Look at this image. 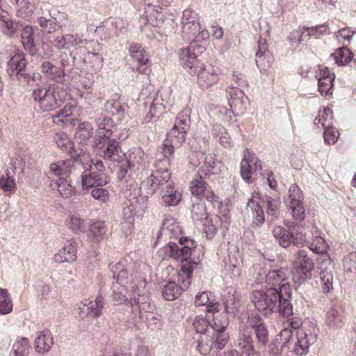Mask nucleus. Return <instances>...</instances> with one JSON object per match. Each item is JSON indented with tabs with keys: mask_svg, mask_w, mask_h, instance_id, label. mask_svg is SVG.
I'll use <instances>...</instances> for the list:
<instances>
[{
	"mask_svg": "<svg viewBox=\"0 0 356 356\" xmlns=\"http://www.w3.org/2000/svg\"><path fill=\"white\" fill-rule=\"evenodd\" d=\"M141 265V261L134 253L125 256L111 268L113 278L116 280L112 293L113 300L116 304L124 303L128 300V290L136 294L138 285H145V280L136 275Z\"/></svg>",
	"mask_w": 356,
	"mask_h": 356,
	"instance_id": "1",
	"label": "nucleus"
},
{
	"mask_svg": "<svg viewBox=\"0 0 356 356\" xmlns=\"http://www.w3.org/2000/svg\"><path fill=\"white\" fill-rule=\"evenodd\" d=\"M290 298L289 285L282 284L279 290L275 287H271L266 291H253L251 300L255 308L266 316L277 312L282 316L289 317L293 314V306Z\"/></svg>",
	"mask_w": 356,
	"mask_h": 356,
	"instance_id": "2",
	"label": "nucleus"
},
{
	"mask_svg": "<svg viewBox=\"0 0 356 356\" xmlns=\"http://www.w3.org/2000/svg\"><path fill=\"white\" fill-rule=\"evenodd\" d=\"M268 338V330L263 319L258 314H252L245 327L240 330L237 344L243 354L254 356L265 352Z\"/></svg>",
	"mask_w": 356,
	"mask_h": 356,
	"instance_id": "3",
	"label": "nucleus"
},
{
	"mask_svg": "<svg viewBox=\"0 0 356 356\" xmlns=\"http://www.w3.org/2000/svg\"><path fill=\"white\" fill-rule=\"evenodd\" d=\"M179 245L169 243L165 247V253L172 259L182 262L181 270L179 272V279L183 283L184 288H188L191 284V279L193 271L197 268L198 262L188 260L192 254V249L195 248L193 240L181 236Z\"/></svg>",
	"mask_w": 356,
	"mask_h": 356,
	"instance_id": "4",
	"label": "nucleus"
},
{
	"mask_svg": "<svg viewBox=\"0 0 356 356\" xmlns=\"http://www.w3.org/2000/svg\"><path fill=\"white\" fill-rule=\"evenodd\" d=\"M32 97L35 103V108L40 112H45L60 106L68 98V94L61 87L45 84L33 89Z\"/></svg>",
	"mask_w": 356,
	"mask_h": 356,
	"instance_id": "5",
	"label": "nucleus"
},
{
	"mask_svg": "<svg viewBox=\"0 0 356 356\" xmlns=\"http://www.w3.org/2000/svg\"><path fill=\"white\" fill-rule=\"evenodd\" d=\"M84 171L81 174V182L83 189L95 186H102L109 182L105 173V166L99 159H91L90 154L83 153L79 157Z\"/></svg>",
	"mask_w": 356,
	"mask_h": 356,
	"instance_id": "6",
	"label": "nucleus"
},
{
	"mask_svg": "<svg viewBox=\"0 0 356 356\" xmlns=\"http://www.w3.org/2000/svg\"><path fill=\"white\" fill-rule=\"evenodd\" d=\"M94 44V41L80 40L79 45L70 52V56L81 60L86 70L97 73L103 66V58L99 56V49L93 47Z\"/></svg>",
	"mask_w": 356,
	"mask_h": 356,
	"instance_id": "7",
	"label": "nucleus"
},
{
	"mask_svg": "<svg viewBox=\"0 0 356 356\" xmlns=\"http://www.w3.org/2000/svg\"><path fill=\"white\" fill-rule=\"evenodd\" d=\"M181 24L183 37L191 42H202L209 38V31L205 29L201 30L198 14L191 9L183 11Z\"/></svg>",
	"mask_w": 356,
	"mask_h": 356,
	"instance_id": "8",
	"label": "nucleus"
},
{
	"mask_svg": "<svg viewBox=\"0 0 356 356\" xmlns=\"http://www.w3.org/2000/svg\"><path fill=\"white\" fill-rule=\"evenodd\" d=\"M194 330L197 333L200 334L197 340V349L203 355H209L213 348L214 341L212 340L210 323L201 316H196L193 323Z\"/></svg>",
	"mask_w": 356,
	"mask_h": 356,
	"instance_id": "9",
	"label": "nucleus"
},
{
	"mask_svg": "<svg viewBox=\"0 0 356 356\" xmlns=\"http://www.w3.org/2000/svg\"><path fill=\"white\" fill-rule=\"evenodd\" d=\"M345 312L338 299H332L325 309L324 324L330 331L341 329L345 323Z\"/></svg>",
	"mask_w": 356,
	"mask_h": 356,
	"instance_id": "10",
	"label": "nucleus"
},
{
	"mask_svg": "<svg viewBox=\"0 0 356 356\" xmlns=\"http://www.w3.org/2000/svg\"><path fill=\"white\" fill-rule=\"evenodd\" d=\"M92 147L99 156L118 163H121L126 156L125 154L121 151L119 143L111 137L95 140Z\"/></svg>",
	"mask_w": 356,
	"mask_h": 356,
	"instance_id": "11",
	"label": "nucleus"
},
{
	"mask_svg": "<svg viewBox=\"0 0 356 356\" xmlns=\"http://www.w3.org/2000/svg\"><path fill=\"white\" fill-rule=\"evenodd\" d=\"M229 319L226 315L215 316L213 323L210 324L212 340L214 341L213 348L222 349L228 342L229 336L226 332Z\"/></svg>",
	"mask_w": 356,
	"mask_h": 356,
	"instance_id": "12",
	"label": "nucleus"
},
{
	"mask_svg": "<svg viewBox=\"0 0 356 356\" xmlns=\"http://www.w3.org/2000/svg\"><path fill=\"white\" fill-rule=\"evenodd\" d=\"M317 331L312 325L297 330V341L294 345V352L298 355H305L309 353V347L317 340Z\"/></svg>",
	"mask_w": 356,
	"mask_h": 356,
	"instance_id": "13",
	"label": "nucleus"
},
{
	"mask_svg": "<svg viewBox=\"0 0 356 356\" xmlns=\"http://www.w3.org/2000/svg\"><path fill=\"white\" fill-rule=\"evenodd\" d=\"M187 131L181 129L172 127L167 134L166 139L163 144L162 152L167 159L164 161L169 163L170 156L175 149L179 148L186 141Z\"/></svg>",
	"mask_w": 356,
	"mask_h": 356,
	"instance_id": "14",
	"label": "nucleus"
},
{
	"mask_svg": "<svg viewBox=\"0 0 356 356\" xmlns=\"http://www.w3.org/2000/svg\"><path fill=\"white\" fill-rule=\"evenodd\" d=\"M147 184L150 185L153 193L159 195L174 186L171 175L167 169H158L154 171L147 178Z\"/></svg>",
	"mask_w": 356,
	"mask_h": 356,
	"instance_id": "15",
	"label": "nucleus"
},
{
	"mask_svg": "<svg viewBox=\"0 0 356 356\" xmlns=\"http://www.w3.org/2000/svg\"><path fill=\"white\" fill-rule=\"evenodd\" d=\"M302 228L298 227V233L300 236L296 235V233L292 232L290 234L288 230L282 226H275L273 229V234L274 237L277 239L280 245L283 248H287L293 243L296 245H300L302 242L309 241L306 232H302Z\"/></svg>",
	"mask_w": 356,
	"mask_h": 356,
	"instance_id": "16",
	"label": "nucleus"
},
{
	"mask_svg": "<svg viewBox=\"0 0 356 356\" xmlns=\"http://www.w3.org/2000/svg\"><path fill=\"white\" fill-rule=\"evenodd\" d=\"M197 42H191L188 48L182 49L179 53L181 65L191 74L197 70V54L195 52V49H197V53H202L204 49V47L199 45Z\"/></svg>",
	"mask_w": 356,
	"mask_h": 356,
	"instance_id": "17",
	"label": "nucleus"
},
{
	"mask_svg": "<svg viewBox=\"0 0 356 356\" xmlns=\"http://www.w3.org/2000/svg\"><path fill=\"white\" fill-rule=\"evenodd\" d=\"M197 81L202 89H208L219 80V70L212 65L203 64L196 70Z\"/></svg>",
	"mask_w": 356,
	"mask_h": 356,
	"instance_id": "18",
	"label": "nucleus"
},
{
	"mask_svg": "<svg viewBox=\"0 0 356 356\" xmlns=\"http://www.w3.org/2000/svg\"><path fill=\"white\" fill-rule=\"evenodd\" d=\"M204 178H205L204 176L198 172L197 177L190 184V191L198 199L205 198L211 202H216V196Z\"/></svg>",
	"mask_w": 356,
	"mask_h": 356,
	"instance_id": "19",
	"label": "nucleus"
},
{
	"mask_svg": "<svg viewBox=\"0 0 356 356\" xmlns=\"http://www.w3.org/2000/svg\"><path fill=\"white\" fill-rule=\"evenodd\" d=\"M252 164L254 165V170H261V161L249 149L243 152V158L241 162V176L245 182H250L252 179Z\"/></svg>",
	"mask_w": 356,
	"mask_h": 356,
	"instance_id": "20",
	"label": "nucleus"
},
{
	"mask_svg": "<svg viewBox=\"0 0 356 356\" xmlns=\"http://www.w3.org/2000/svg\"><path fill=\"white\" fill-rule=\"evenodd\" d=\"M227 98L229 105L235 112L236 115H241L246 110L247 97L243 91L237 87H228L227 88Z\"/></svg>",
	"mask_w": 356,
	"mask_h": 356,
	"instance_id": "21",
	"label": "nucleus"
},
{
	"mask_svg": "<svg viewBox=\"0 0 356 356\" xmlns=\"http://www.w3.org/2000/svg\"><path fill=\"white\" fill-rule=\"evenodd\" d=\"M77 243L74 238L67 240L54 255L55 262L61 264L64 262L73 263L76 260Z\"/></svg>",
	"mask_w": 356,
	"mask_h": 356,
	"instance_id": "22",
	"label": "nucleus"
},
{
	"mask_svg": "<svg viewBox=\"0 0 356 356\" xmlns=\"http://www.w3.org/2000/svg\"><path fill=\"white\" fill-rule=\"evenodd\" d=\"M79 314L81 317L90 316L98 318L102 314V310L104 306V298L101 296H97L94 300H84L81 302Z\"/></svg>",
	"mask_w": 356,
	"mask_h": 356,
	"instance_id": "23",
	"label": "nucleus"
},
{
	"mask_svg": "<svg viewBox=\"0 0 356 356\" xmlns=\"http://www.w3.org/2000/svg\"><path fill=\"white\" fill-rule=\"evenodd\" d=\"M172 106L171 101L163 99V94L155 97L151 103L149 112L145 115V123H149L159 119L165 111L166 108Z\"/></svg>",
	"mask_w": 356,
	"mask_h": 356,
	"instance_id": "24",
	"label": "nucleus"
},
{
	"mask_svg": "<svg viewBox=\"0 0 356 356\" xmlns=\"http://www.w3.org/2000/svg\"><path fill=\"white\" fill-rule=\"evenodd\" d=\"M76 106L73 102L67 104L63 110L52 117L53 122L58 126L73 125L76 119Z\"/></svg>",
	"mask_w": 356,
	"mask_h": 356,
	"instance_id": "25",
	"label": "nucleus"
},
{
	"mask_svg": "<svg viewBox=\"0 0 356 356\" xmlns=\"http://www.w3.org/2000/svg\"><path fill=\"white\" fill-rule=\"evenodd\" d=\"M145 13V15H143L140 18V22L144 25L149 24L153 26H158L164 21L161 8L154 6L152 3H149L146 4Z\"/></svg>",
	"mask_w": 356,
	"mask_h": 356,
	"instance_id": "26",
	"label": "nucleus"
},
{
	"mask_svg": "<svg viewBox=\"0 0 356 356\" xmlns=\"http://www.w3.org/2000/svg\"><path fill=\"white\" fill-rule=\"evenodd\" d=\"M334 273V265L330 261L321 264L319 277L323 293H328L333 289Z\"/></svg>",
	"mask_w": 356,
	"mask_h": 356,
	"instance_id": "27",
	"label": "nucleus"
},
{
	"mask_svg": "<svg viewBox=\"0 0 356 356\" xmlns=\"http://www.w3.org/2000/svg\"><path fill=\"white\" fill-rule=\"evenodd\" d=\"M132 306L134 311L138 312V317L142 321L147 319L148 314L154 308L150 298L146 295H138V298H134V303H132Z\"/></svg>",
	"mask_w": 356,
	"mask_h": 356,
	"instance_id": "28",
	"label": "nucleus"
},
{
	"mask_svg": "<svg viewBox=\"0 0 356 356\" xmlns=\"http://www.w3.org/2000/svg\"><path fill=\"white\" fill-rule=\"evenodd\" d=\"M25 55L22 52H17L13 56L8 63L7 71L10 76H24V70L26 66Z\"/></svg>",
	"mask_w": 356,
	"mask_h": 356,
	"instance_id": "29",
	"label": "nucleus"
},
{
	"mask_svg": "<svg viewBox=\"0 0 356 356\" xmlns=\"http://www.w3.org/2000/svg\"><path fill=\"white\" fill-rule=\"evenodd\" d=\"M97 127L95 140L102 138L106 139V138L111 137L113 133L114 123L111 118L101 115L97 119Z\"/></svg>",
	"mask_w": 356,
	"mask_h": 356,
	"instance_id": "30",
	"label": "nucleus"
},
{
	"mask_svg": "<svg viewBox=\"0 0 356 356\" xmlns=\"http://www.w3.org/2000/svg\"><path fill=\"white\" fill-rule=\"evenodd\" d=\"M222 163L214 155L208 154L205 156L204 165L198 171L204 177L219 175L222 171Z\"/></svg>",
	"mask_w": 356,
	"mask_h": 356,
	"instance_id": "31",
	"label": "nucleus"
},
{
	"mask_svg": "<svg viewBox=\"0 0 356 356\" xmlns=\"http://www.w3.org/2000/svg\"><path fill=\"white\" fill-rule=\"evenodd\" d=\"M22 43L24 49L31 55H35L37 52L35 42V30L31 26L23 27L21 33Z\"/></svg>",
	"mask_w": 356,
	"mask_h": 356,
	"instance_id": "32",
	"label": "nucleus"
},
{
	"mask_svg": "<svg viewBox=\"0 0 356 356\" xmlns=\"http://www.w3.org/2000/svg\"><path fill=\"white\" fill-rule=\"evenodd\" d=\"M54 140L58 147L67 151L72 157H79L81 154L74 149V143L67 134L56 133L54 136Z\"/></svg>",
	"mask_w": 356,
	"mask_h": 356,
	"instance_id": "33",
	"label": "nucleus"
},
{
	"mask_svg": "<svg viewBox=\"0 0 356 356\" xmlns=\"http://www.w3.org/2000/svg\"><path fill=\"white\" fill-rule=\"evenodd\" d=\"M106 232L105 222L96 220L90 225L88 236L92 242L98 243L106 238Z\"/></svg>",
	"mask_w": 356,
	"mask_h": 356,
	"instance_id": "34",
	"label": "nucleus"
},
{
	"mask_svg": "<svg viewBox=\"0 0 356 356\" xmlns=\"http://www.w3.org/2000/svg\"><path fill=\"white\" fill-rule=\"evenodd\" d=\"M54 344L51 334L47 332H39L35 340V348L39 353H45L50 350Z\"/></svg>",
	"mask_w": 356,
	"mask_h": 356,
	"instance_id": "35",
	"label": "nucleus"
},
{
	"mask_svg": "<svg viewBox=\"0 0 356 356\" xmlns=\"http://www.w3.org/2000/svg\"><path fill=\"white\" fill-rule=\"evenodd\" d=\"M138 200L136 197L133 200H128L125 201L122 206V218L124 222L129 225H132L134 220V216L138 211Z\"/></svg>",
	"mask_w": 356,
	"mask_h": 356,
	"instance_id": "36",
	"label": "nucleus"
},
{
	"mask_svg": "<svg viewBox=\"0 0 356 356\" xmlns=\"http://www.w3.org/2000/svg\"><path fill=\"white\" fill-rule=\"evenodd\" d=\"M80 40L78 35L65 34L56 37L52 44L58 49H70L76 45L79 46Z\"/></svg>",
	"mask_w": 356,
	"mask_h": 356,
	"instance_id": "37",
	"label": "nucleus"
},
{
	"mask_svg": "<svg viewBox=\"0 0 356 356\" xmlns=\"http://www.w3.org/2000/svg\"><path fill=\"white\" fill-rule=\"evenodd\" d=\"M74 163V161L72 159L53 163L50 165V172L60 178L67 177L71 172Z\"/></svg>",
	"mask_w": 356,
	"mask_h": 356,
	"instance_id": "38",
	"label": "nucleus"
},
{
	"mask_svg": "<svg viewBox=\"0 0 356 356\" xmlns=\"http://www.w3.org/2000/svg\"><path fill=\"white\" fill-rule=\"evenodd\" d=\"M247 209L251 212L252 223L255 227H260L264 222V212L261 205L253 200H250L247 203Z\"/></svg>",
	"mask_w": 356,
	"mask_h": 356,
	"instance_id": "39",
	"label": "nucleus"
},
{
	"mask_svg": "<svg viewBox=\"0 0 356 356\" xmlns=\"http://www.w3.org/2000/svg\"><path fill=\"white\" fill-rule=\"evenodd\" d=\"M162 232L171 238H179L182 236V229L177 220L171 217L165 218L163 221Z\"/></svg>",
	"mask_w": 356,
	"mask_h": 356,
	"instance_id": "40",
	"label": "nucleus"
},
{
	"mask_svg": "<svg viewBox=\"0 0 356 356\" xmlns=\"http://www.w3.org/2000/svg\"><path fill=\"white\" fill-rule=\"evenodd\" d=\"M222 301L227 314H234L240 305V301L234 290L231 289L223 294Z\"/></svg>",
	"mask_w": 356,
	"mask_h": 356,
	"instance_id": "41",
	"label": "nucleus"
},
{
	"mask_svg": "<svg viewBox=\"0 0 356 356\" xmlns=\"http://www.w3.org/2000/svg\"><path fill=\"white\" fill-rule=\"evenodd\" d=\"M65 223L67 227L76 234L84 232L86 229V222L79 214L70 215Z\"/></svg>",
	"mask_w": 356,
	"mask_h": 356,
	"instance_id": "42",
	"label": "nucleus"
},
{
	"mask_svg": "<svg viewBox=\"0 0 356 356\" xmlns=\"http://www.w3.org/2000/svg\"><path fill=\"white\" fill-rule=\"evenodd\" d=\"M266 202H267L266 212L268 217H270L271 222H275L280 216L281 200L280 197L274 198L267 196Z\"/></svg>",
	"mask_w": 356,
	"mask_h": 356,
	"instance_id": "43",
	"label": "nucleus"
},
{
	"mask_svg": "<svg viewBox=\"0 0 356 356\" xmlns=\"http://www.w3.org/2000/svg\"><path fill=\"white\" fill-rule=\"evenodd\" d=\"M286 270L284 268L270 270L266 275V282L272 287L279 286L280 288L283 284L281 283L286 278Z\"/></svg>",
	"mask_w": 356,
	"mask_h": 356,
	"instance_id": "44",
	"label": "nucleus"
},
{
	"mask_svg": "<svg viewBox=\"0 0 356 356\" xmlns=\"http://www.w3.org/2000/svg\"><path fill=\"white\" fill-rule=\"evenodd\" d=\"M93 127L88 122L81 123L76 130V137L82 144H86L89 142L93 136Z\"/></svg>",
	"mask_w": 356,
	"mask_h": 356,
	"instance_id": "45",
	"label": "nucleus"
},
{
	"mask_svg": "<svg viewBox=\"0 0 356 356\" xmlns=\"http://www.w3.org/2000/svg\"><path fill=\"white\" fill-rule=\"evenodd\" d=\"M181 289H186L181 282V286H179L175 282H169L163 288L162 295L166 300H173L181 294Z\"/></svg>",
	"mask_w": 356,
	"mask_h": 356,
	"instance_id": "46",
	"label": "nucleus"
},
{
	"mask_svg": "<svg viewBox=\"0 0 356 356\" xmlns=\"http://www.w3.org/2000/svg\"><path fill=\"white\" fill-rule=\"evenodd\" d=\"M163 203L165 206H176L179 204L181 199V194L177 190H175L174 186L171 188L167 189L163 191V193L160 194Z\"/></svg>",
	"mask_w": 356,
	"mask_h": 356,
	"instance_id": "47",
	"label": "nucleus"
},
{
	"mask_svg": "<svg viewBox=\"0 0 356 356\" xmlns=\"http://www.w3.org/2000/svg\"><path fill=\"white\" fill-rule=\"evenodd\" d=\"M106 111L113 116H116L118 120L124 118L125 115V106H123L120 99L107 102L105 104Z\"/></svg>",
	"mask_w": 356,
	"mask_h": 356,
	"instance_id": "48",
	"label": "nucleus"
},
{
	"mask_svg": "<svg viewBox=\"0 0 356 356\" xmlns=\"http://www.w3.org/2000/svg\"><path fill=\"white\" fill-rule=\"evenodd\" d=\"M42 73L50 79H57L64 77L63 71H60L58 67L54 65L48 61L43 62L41 65Z\"/></svg>",
	"mask_w": 356,
	"mask_h": 356,
	"instance_id": "49",
	"label": "nucleus"
},
{
	"mask_svg": "<svg viewBox=\"0 0 356 356\" xmlns=\"http://www.w3.org/2000/svg\"><path fill=\"white\" fill-rule=\"evenodd\" d=\"M191 123V109L185 107L178 114L176 118L173 127L181 129L182 130L188 131Z\"/></svg>",
	"mask_w": 356,
	"mask_h": 356,
	"instance_id": "50",
	"label": "nucleus"
},
{
	"mask_svg": "<svg viewBox=\"0 0 356 356\" xmlns=\"http://www.w3.org/2000/svg\"><path fill=\"white\" fill-rule=\"evenodd\" d=\"M13 307V300L8 291L0 288V314L6 315L10 313Z\"/></svg>",
	"mask_w": 356,
	"mask_h": 356,
	"instance_id": "51",
	"label": "nucleus"
},
{
	"mask_svg": "<svg viewBox=\"0 0 356 356\" xmlns=\"http://www.w3.org/2000/svg\"><path fill=\"white\" fill-rule=\"evenodd\" d=\"M29 349V339L27 338H20L14 343L9 356H27Z\"/></svg>",
	"mask_w": 356,
	"mask_h": 356,
	"instance_id": "52",
	"label": "nucleus"
},
{
	"mask_svg": "<svg viewBox=\"0 0 356 356\" xmlns=\"http://www.w3.org/2000/svg\"><path fill=\"white\" fill-rule=\"evenodd\" d=\"M333 115L330 108L319 110L318 116L314 119V124L325 128L332 124Z\"/></svg>",
	"mask_w": 356,
	"mask_h": 356,
	"instance_id": "53",
	"label": "nucleus"
},
{
	"mask_svg": "<svg viewBox=\"0 0 356 356\" xmlns=\"http://www.w3.org/2000/svg\"><path fill=\"white\" fill-rule=\"evenodd\" d=\"M129 54L139 64L145 65L148 57L145 49L138 44H132L129 48Z\"/></svg>",
	"mask_w": 356,
	"mask_h": 356,
	"instance_id": "54",
	"label": "nucleus"
},
{
	"mask_svg": "<svg viewBox=\"0 0 356 356\" xmlns=\"http://www.w3.org/2000/svg\"><path fill=\"white\" fill-rule=\"evenodd\" d=\"M332 56L338 65H345L351 61L353 54L348 48L343 47L332 54Z\"/></svg>",
	"mask_w": 356,
	"mask_h": 356,
	"instance_id": "55",
	"label": "nucleus"
},
{
	"mask_svg": "<svg viewBox=\"0 0 356 356\" xmlns=\"http://www.w3.org/2000/svg\"><path fill=\"white\" fill-rule=\"evenodd\" d=\"M219 114L221 115L222 120L229 125H232L233 128L238 131L239 130V125L236 123L235 112L232 110L229 111L225 107H220L218 110Z\"/></svg>",
	"mask_w": 356,
	"mask_h": 356,
	"instance_id": "56",
	"label": "nucleus"
},
{
	"mask_svg": "<svg viewBox=\"0 0 356 356\" xmlns=\"http://www.w3.org/2000/svg\"><path fill=\"white\" fill-rule=\"evenodd\" d=\"M127 157V160L122 162L120 165V172L124 176L127 174L129 170H131V168H134L136 165H139L140 163L141 158L140 156H136L134 153L129 154Z\"/></svg>",
	"mask_w": 356,
	"mask_h": 356,
	"instance_id": "57",
	"label": "nucleus"
},
{
	"mask_svg": "<svg viewBox=\"0 0 356 356\" xmlns=\"http://www.w3.org/2000/svg\"><path fill=\"white\" fill-rule=\"evenodd\" d=\"M309 248L317 254H325L327 252L328 245L323 238L317 236L309 243Z\"/></svg>",
	"mask_w": 356,
	"mask_h": 356,
	"instance_id": "58",
	"label": "nucleus"
},
{
	"mask_svg": "<svg viewBox=\"0 0 356 356\" xmlns=\"http://www.w3.org/2000/svg\"><path fill=\"white\" fill-rule=\"evenodd\" d=\"M16 187L15 181L10 175L8 170H6V175H3L0 177V188L5 193L11 192Z\"/></svg>",
	"mask_w": 356,
	"mask_h": 356,
	"instance_id": "59",
	"label": "nucleus"
},
{
	"mask_svg": "<svg viewBox=\"0 0 356 356\" xmlns=\"http://www.w3.org/2000/svg\"><path fill=\"white\" fill-rule=\"evenodd\" d=\"M311 278V272H306L301 268H294L292 270V280L297 285H301Z\"/></svg>",
	"mask_w": 356,
	"mask_h": 356,
	"instance_id": "60",
	"label": "nucleus"
},
{
	"mask_svg": "<svg viewBox=\"0 0 356 356\" xmlns=\"http://www.w3.org/2000/svg\"><path fill=\"white\" fill-rule=\"evenodd\" d=\"M298 259L299 260V268H303V270L312 272L314 269V263L307 256L305 250H301L298 251Z\"/></svg>",
	"mask_w": 356,
	"mask_h": 356,
	"instance_id": "61",
	"label": "nucleus"
},
{
	"mask_svg": "<svg viewBox=\"0 0 356 356\" xmlns=\"http://www.w3.org/2000/svg\"><path fill=\"white\" fill-rule=\"evenodd\" d=\"M58 191L65 197H69L74 193V188L69 181L65 177H60L57 183Z\"/></svg>",
	"mask_w": 356,
	"mask_h": 356,
	"instance_id": "62",
	"label": "nucleus"
},
{
	"mask_svg": "<svg viewBox=\"0 0 356 356\" xmlns=\"http://www.w3.org/2000/svg\"><path fill=\"white\" fill-rule=\"evenodd\" d=\"M323 138L327 145H334L338 140L339 136V131L333 126V124L324 128Z\"/></svg>",
	"mask_w": 356,
	"mask_h": 356,
	"instance_id": "63",
	"label": "nucleus"
},
{
	"mask_svg": "<svg viewBox=\"0 0 356 356\" xmlns=\"http://www.w3.org/2000/svg\"><path fill=\"white\" fill-rule=\"evenodd\" d=\"M343 268L346 273L356 275V252H350L344 257Z\"/></svg>",
	"mask_w": 356,
	"mask_h": 356,
	"instance_id": "64",
	"label": "nucleus"
}]
</instances>
